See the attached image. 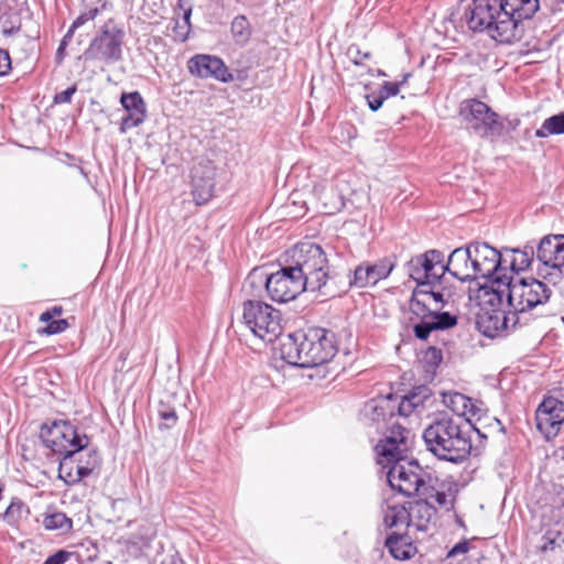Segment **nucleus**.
Here are the masks:
<instances>
[{"label":"nucleus","mask_w":564,"mask_h":564,"mask_svg":"<svg viewBox=\"0 0 564 564\" xmlns=\"http://www.w3.org/2000/svg\"><path fill=\"white\" fill-rule=\"evenodd\" d=\"M70 553L65 550H59L55 554L48 556L44 564H64L69 557Z\"/></svg>","instance_id":"8fccbe9b"},{"label":"nucleus","mask_w":564,"mask_h":564,"mask_svg":"<svg viewBox=\"0 0 564 564\" xmlns=\"http://www.w3.org/2000/svg\"><path fill=\"white\" fill-rule=\"evenodd\" d=\"M411 446V431L400 423H393L377 446L378 463L388 468L387 479L392 490L412 497L414 495L431 497L434 487L431 477L414 459H408Z\"/></svg>","instance_id":"f257e3e1"},{"label":"nucleus","mask_w":564,"mask_h":564,"mask_svg":"<svg viewBox=\"0 0 564 564\" xmlns=\"http://www.w3.org/2000/svg\"><path fill=\"white\" fill-rule=\"evenodd\" d=\"M242 318L252 334L267 343L274 341L282 333L280 311L263 301L243 302Z\"/></svg>","instance_id":"f8f14e48"},{"label":"nucleus","mask_w":564,"mask_h":564,"mask_svg":"<svg viewBox=\"0 0 564 564\" xmlns=\"http://www.w3.org/2000/svg\"><path fill=\"white\" fill-rule=\"evenodd\" d=\"M520 3H510L508 6H503L507 14L510 19H512L518 26H522V21L530 20L540 9L542 3L541 0H520Z\"/></svg>","instance_id":"cd10ccee"},{"label":"nucleus","mask_w":564,"mask_h":564,"mask_svg":"<svg viewBox=\"0 0 564 564\" xmlns=\"http://www.w3.org/2000/svg\"><path fill=\"white\" fill-rule=\"evenodd\" d=\"M100 463L101 457L98 451L95 448L88 449L85 462H83L82 458H75V462L68 465L65 471H63L65 474V481L72 484L79 482L88 477L95 469L99 468Z\"/></svg>","instance_id":"393cba45"},{"label":"nucleus","mask_w":564,"mask_h":564,"mask_svg":"<svg viewBox=\"0 0 564 564\" xmlns=\"http://www.w3.org/2000/svg\"><path fill=\"white\" fill-rule=\"evenodd\" d=\"M409 77H411L410 73L403 75V78L399 82L402 83V86L408 82Z\"/></svg>","instance_id":"e2e57ef3"},{"label":"nucleus","mask_w":564,"mask_h":564,"mask_svg":"<svg viewBox=\"0 0 564 564\" xmlns=\"http://www.w3.org/2000/svg\"><path fill=\"white\" fill-rule=\"evenodd\" d=\"M402 87V83L383 82L377 91L384 100L392 96H397Z\"/></svg>","instance_id":"79ce46f5"},{"label":"nucleus","mask_w":564,"mask_h":564,"mask_svg":"<svg viewBox=\"0 0 564 564\" xmlns=\"http://www.w3.org/2000/svg\"><path fill=\"white\" fill-rule=\"evenodd\" d=\"M431 397L429 387L419 386L402 397L390 393L371 399L365 404L364 413L377 430H384L387 435L390 434L393 423L404 426L401 421H405L416 408L423 406Z\"/></svg>","instance_id":"423d86ee"},{"label":"nucleus","mask_w":564,"mask_h":564,"mask_svg":"<svg viewBox=\"0 0 564 564\" xmlns=\"http://www.w3.org/2000/svg\"><path fill=\"white\" fill-rule=\"evenodd\" d=\"M43 525L46 530H61L68 532L73 528V520L64 512L55 511L44 516Z\"/></svg>","instance_id":"72a5a7b5"},{"label":"nucleus","mask_w":564,"mask_h":564,"mask_svg":"<svg viewBox=\"0 0 564 564\" xmlns=\"http://www.w3.org/2000/svg\"><path fill=\"white\" fill-rule=\"evenodd\" d=\"M290 265L303 280V285L308 286V292L319 296H340V291L347 285L341 268L330 265L326 251L317 243L303 241L295 245Z\"/></svg>","instance_id":"f03ea898"},{"label":"nucleus","mask_w":564,"mask_h":564,"mask_svg":"<svg viewBox=\"0 0 564 564\" xmlns=\"http://www.w3.org/2000/svg\"><path fill=\"white\" fill-rule=\"evenodd\" d=\"M347 55L355 65H361L364 59L371 57L370 52H361L358 45L352 44L347 50Z\"/></svg>","instance_id":"a19ab883"},{"label":"nucleus","mask_w":564,"mask_h":564,"mask_svg":"<svg viewBox=\"0 0 564 564\" xmlns=\"http://www.w3.org/2000/svg\"><path fill=\"white\" fill-rule=\"evenodd\" d=\"M551 13L562 11L564 9V0H541Z\"/></svg>","instance_id":"603ef678"},{"label":"nucleus","mask_w":564,"mask_h":564,"mask_svg":"<svg viewBox=\"0 0 564 564\" xmlns=\"http://www.w3.org/2000/svg\"><path fill=\"white\" fill-rule=\"evenodd\" d=\"M443 279L440 282H434L433 284H427L425 288L426 297L433 302L434 307L437 308L438 312L448 303L449 299L453 296V292L443 285Z\"/></svg>","instance_id":"2f4dec72"},{"label":"nucleus","mask_w":564,"mask_h":564,"mask_svg":"<svg viewBox=\"0 0 564 564\" xmlns=\"http://www.w3.org/2000/svg\"><path fill=\"white\" fill-rule=\"evenodd\" d=\"M480 402L476 401V400H473L471 399V405L473 406H468L466 410L467 411V415H465L464 417V421L466 422V429H468V424H470V421L473 417H477V421H480V412H481V409H480Z\"/></svg>","instance_id":"a18cd8bd"},{"label":"nucleus","mask_w":564,"mask_h":564,"mask_svg":"<svg viewBox=\"0 0 564 564\" xmlns=\"http://www.w3.org/2000/svg\"><path fill=\"white\" fill-rule=\"evenodd\" d=\"M187 68L191 75L198 78L212 77L221 83L234 79L224 61L215 55L196 54L188 59Z\"/></svg>","instance_id":"aec40b11"},{"label":"nucleus","mask_w":564,"mask_h":564,"mask_svg":"<svg viewBox=\"0 0 564 564\" xmlns=\"http://www.w3.org/2000/svg\"><path fill=\"white\" fill-rule=\"evenodd\" d=\"M409 310L420 319L413 325V334L419 340H427L436 330H446L457 325L458 318L449 312H438L426 297L425 288L416 286L409 301Z\"/></svg>","instance_id":"6e6552de"},{"label":"nucleus","mask_w":564,"mask_h":564,"mask_svg":"<svg viewBox=\"0 0 564 564\" xmlns=\"http://www.w3.org/2000/svg\"><path fill=\"white\" fill-rule=\"evenodd\" d=\"M11 69V58L8 51L0 48V77L6 76Z\"/></svg>","instance_id":"09e8293b"},{"label":"nucleus","mask_w":564,"mask_h":564,"mask_svg":"<svg viewBox=\"0 0 564 564\" xmlns=\"http://www.w3.org/2000/svg\"><path fill=\"white\" fill-rule=\"evenodd\" d=\"M561 538V532L557 530H547L541 538V543L539 544V550L542 553L547 551H554L557 546H560L558 539Z\"/></svg>","instance_id":"e433bc0d"},{"label":"nucleus","mask_w":564,"mask_h":564,"mask_svg":"<svg viewBox=\"0 0 564 564\" xmlns=\"http://www.w3.org/2000/svg\"><path fill=\"white\" fill-rule=\"evenodd\" d=\"M64 45H65V43L62 42L59 47H58V50H57V54H59V53H62L64 51Z\"/></svg>","instance_id":"338daca9"},{"label":"nucleus","mask_w":564,"mask_h":564,"mask_svg":"<svg viewBox=\"0 0 564 564\" xmlns=\"http://www.w3.org/2000/svg\"><path fill=\"white\" fill-rule=\"evenodd\" d=\"M366 99H367L369 109L373 112L378 111L384 102V99L382 98V96L379 95L377 91L366 95Z\"/></svg>","instance_id":"49530a36"},{"label":"nucleus","mask_w":564,"mask_h":564,"mask_svg":"<svg viewBox=\"0 0 564 564\" xmlns=\"http://www.w3.org/2000/svg\"><path fill=\"white\" fill-rule=\"evenodd\" d=\"M232 37L237 44H246L251 36V25L246 15L239 14L234 18L230 25Z\"/></svg>","instance_id":"473e14b6"},{"label":"nucleus","mask_w":564,"mask_h":564,"mask_svg":"<svg viewBox=\"0 0 564 564\" xmlns=\"http://www.w3.org/2000/svg\"><path fill=\"white\" fill-rule=\"evenodd\" d=\"M556 134H564V111L546 118L534 132V137L539 139H545Z\"/></svg>","instance_id":"c85d7f7f"},{"label":"nucleus","mask_w":564,"mask_h":564,"mask_svg":"<svg viewBox=\"0 0 564 564\" xmlns=\"http://www.w3.org/2000/svg\"><path fill=\"white\" fill-rule=\"evenodd\" d=\"M393 268L394 263L388 258L375 263L362 262L354 270L341 268V275L347 285L340 291V295L347 293L351 288L365 289L376 285L379 281L387 279Z\"/></svg>","instance_id":"dca6fc26"},{"label":"nucleus","mask_w":564,"mask_h":564,"mask_svg":"<svg viewBox=\"0 0 564 564\" xmlns=\"http://www.w3.org/2000/svg\"><path fill=\"white\" fill-rule=\"evenodd\" d=\"M406 271L409 276L416 282V286L426 288L427 284L440 282L445 275L444 253L431 249L414 256L408 261Z\"/></svg>","instance_id":"2eb2a0df"},{"label":"nucleus","mask_w":564,"mask_h":564,"mask_svg":"<svg viewBox=\"0 0 564 564\" xmlns=\"http://www.w3.org/2000/svg\"><path fill=\"white\" fill-rule=\"evenodd\" d=\"M502 121L505 123V132H503V134L516 131L519 128L520 123H521V120L519 118L505 119Z\"/></svg>","instance_id":"6e6d98bb"},{"label":"nucleus","mask_w":564,"mask_h":564,"mask_svg":"<svg viewBox=\"0 0 564 564\" xmlns=\"http://www.w3.org/2000/svg\"><path fill=\"white\" fill-rule=\"evenodd\" d=\"M248 281L253 285L256 283L264 284L269 297L278 303H286L296 299L304 291L308 292V286L303 285V280L295 274L291 265L282 267L273 273H267L262 269H253Z\"/></svg>","instance_id":"9d476101"},{"label":"nucleus","mask_w":564,"mask_h":564,"mask_svg":"<svg viewBox=\"0 0 564 564\" xmlns=\"http://www.w3.org/2000/svg\"><path fill=\"white\" fill-rule=\"evenodd\" d=\"M422 438L426 451L438 460L460 465L471 454L470 430L460 417L438 414L423 430Z\"/></svg>","instance_id":"7ed1b4c3"},{"label":"nucleus","mask_w":564,"mask_h":564,"mask_svg":"<svg viewBox=\"0 0 564 564\" xmlns=\"http://www.w3.org/2000/svg\"><path fill=\"white\" fill-rule=\"evenodd\" d=\"M535 252L540 264H564V235L543 237Z\"/></svg>","instance_id":"5701e85b"},{"label":"nucleus","mask_w":564,"mask_h":564,"mask_svg":"<svg viewBox=\"0 0 564 564\" xmlns=\"http://www.w3.org/2000/svg\"><path fill=\"white\" fill-rule=\"evenodd\" d=\"M503 252L512 253V257L509 261V267H507L509 275L528 269L532 264L534 256H536L534 246L532 245H525L522 249L505 248Z\"/></svg>","instance_id":"bb28decb"},{"label":"nucleus","mask_w":564,"mask_h":564,"mask_svg":"<svg viewBox=\"0 0 564 564\" xmlns=\"http://www.w3.org/2000/svg\"><path fill=\"white\" fill-rule=\"evenodd\" d=\"M523 134H524V138H527V139L531 138V130L525 129Z\"/></svg>","instance_id":"0e129e2a"},{"label":"nucleus","mask_w":564,"mask_h":564,"mask_svg":"<svg viewBox=\"0 0 564 564\" xmlns=\"http://www.w3.org/2000/svg\"><path fill=\"white\" fill-rule=\"evenodd\" d=\"M500 0H473L466 11V22L474 32L487 31L500 43H512L521 40L522 26L510 19Z\"/></svg>","instance_id":"0eeeda50"},{"label":"nucleus","mask_w":564,"mask_h":564,"mask_svg":"<svg viewBox=\"0 0 564 564\" xmlns=\"http://www.w3.org/2000/svg\"><path fill=\"white\" fill-rule=\"evenodd\" d=\"M471 245L454 249L445 262V273L448 272L452 276L460 282L475 281L474 269H471Z\"/></svg>","instance_id":"4be33fe9"},{"label":"nucleus","mask_w":564,"mask_h":564,"mask_svg":"<svg viewBox=\"0 0 564 564\" xmlns=\"http://www.w3.org/2000/svg\"><path fill=\"white\" fill-rule=\"evenodd\" d=\"M19 29H20L19 26H18V28L12 26V28H10V29H3V34H4V35L12 34V33H14V32H18V31H19Z\"/></svg>","instance_id":"052dcab7"},{"label":"nucleus","mask_w":564,"mask_h":564,"mask_svg":"<svg viewBox=\"0 0 564 564\" xmlns=\"http://www.w3.org/2000/svg\"><path fill=\"white\" fill-rule=\"evenodd\" d=\"M458 115L476 134L494 141L503 135L505 123L486 102L468 98L459 104Z\"/></svg>","instance_id":"9b49d317"},{"label":"nucleus","mask_w":564,"mask_h":564,"mask_svg":"<svg viewBox=\"0 0 564 564\" xmlns=\"http://www.w3.org/2000/svg\"><path fill=\"white\" fill-rule=\"evenodd\" d=\"M41 437L47 447L63 456L59 462L61 475L89 443L88 436L78 434L77 429L67 421L54 422L50 427L44 425L41 429Z\"/></svg>","instance_id":"1a4fd4ad"},{"label":"nucleus","mask_w":564,"mask_h":564,"mask_svg":"<svg viewBox=\"0 0 564 564\" xmlns=\"http://www.w3.org/2000/svg\"><path fill=\"white\" fill-rule=\"evenodd\" d=\"M535 422L545 438L556 436L564 423V402L554 397H545L535 411Z\"/></svg>","instance_id":"a211bd4d"},{"label":"nucleus","mask_w":564,"mask_h":564,"mask_svg":"<svg viewBox=\"0 0 564 564\" xmlns=\"http://www.w3.org/2000/svg\"><path fill=\"white\" fill-rule=\"evenodd\" d=\"M444 404L451 409V411L456 415L455 417H460L464 420L465 415H467L466 410L471 405V398L466 397L459 392H448L443 394Z\"/></svg>","instance_id":"c756f323"},{"label":"nucleus","mask_w":564,"mask_h":564,"mask_svg":"<svg viewBox=\"0 0 564 564\" xmlns=\"http://www.w3.org/2000/svg\"><path fill=\"white\" fill-rule=\"evenodd\" d=\"M217 169L207 158H199L191 170L192 195L196 205L206 204L213 196L216 185Z\"/></svg>","instance_id":"f3484780"},{"label":"nucleus","mask_w":564,"mask_h":564,"mask_svg":"<svg viewBox=\"0 0 564 564\" xmlns=\"http://www.w3.org/2000/svg\"><path fill=\"white\" fill-rule=\"evenodd\" d=\"M487 429H488V432L491 433V434L495 433V432H497V433H505L506 432L503 424L497 417H491L490 419V423L487 425Z\"/></svg>","instance_id":"864d4df0"},{"label":"nucleus","mask_w":564,"mask_h":564,"mask_svg":"<svg viewBox=\"0 0 564 564\" xmlns=\"http://www.w3.org/2000/svg\"><path fill=\"white\" fill-rule=\"evenodd\" d=\"M174 28H177V31L178 32H183L184 30L182 29V24L180 22H176L175 26Z\"/></svg>","instance_id":"69168bd1"},{"label":"nucleus","mask_w":564,"mask_h":564,"mask_svg":"<svg viewBox=\"0 0 564 564\" xmlns=\"http://www.w3.org/2000/svg\"><path fill=\"white\" fill-rule=\"evenodd\" d=\"M76 91H77V86L76 85H72L67 89H65V90H63L61 93H57L54 96V102L55 104H70L72 102V97H73V95Z\"/></svg>","instance_id":"c03bdc74"},{"label":"nucleus","mask_w":564,"mask_h":564,"mask_svg":"<svg viewBox=\"0 0 564 564\" xmlns=\"http://www.w3.org/2000/svg\"><path fill=\"white\" fill-rule=\"evenodd\" d=\"M564 264H539L536 271L539 276L543 278L549 283L556 285L563 278Z\"/></svg>","instance_id":"f704fd0d"},{"label":"nucleus","mask_w":564,"mask_h":564,"mask_svg":"<svg viewBox=\"0 0 564 564\" xmlns=\"http://www.w3.org/2000/svg\"><path fill=\"white\" fill-rule=\"evenodd\" d=\"M516 316L518 315L514 310L510 307L508 311L499 308L486 310L479 314L477 325L485 336L494 338L503 332L524 326L523 323L514 322Z\"/></svg>","instance_id":"6ab92c4d"},{"label":"nucleus","mask_w":564,"mask_h":564,"mask_svg":"<svg viewBox=\"0 0 564 564\" xmlns=\"http://www.w3.org/2000/svg\"><path fill=\"white\" fill-rule=\"evenodd\" d=\"M46 324L45 327H43L40 333L41 334H44V335H55V334H61L63 332H65L68 327H69V323L67 319L65 318H61V319H51V321H47V322H44Z\"/></svg>","instance_id":"58836bf2"},{"label":"nucleus","mask_w":564,"mask_h":564,"mask_svg":"<svg viewBox=\"0 0 564 564\" xmlns=\"http://www.w3.org/2000/svg\"><path fill=\"white\" fill-rule=\"evenodd\" d=\"M422 359L429 369L435 370L443 360V352L440 348L430 346L423 351Z\"/></svg>","instance_id":"4c0bfd02"},{"label":"nucleus","mask_w":564,"mask_h":564,"mask_svg":"<svg viewBox=\"0 0 564 564\" xmlns=\"http://www.w3.org/2000/svg\"><path fill=\"white\" fill-rule=\"evenodd\" d=\"M99 14L98 8H91L83 13H80L74 21H73V29H78L79 26L84 25L88 21L94 20Z\"/></svg>","instance_id":"37998d69"},{"label":"nucleus","mask_w":564,"mask_h":564,"mask_svg":"<svg viewBox=\"0 0 564 564\" xmlns=\"http://www.w3.org/2000/svg\"><path fill=\"white\" fill-rule=\"evenodd\" d=\"M336 352L335 333L321 327L282 336L278 348L282 360L300 368H313L328 362Z\"/></svg>","instance_id":"20e7f679"},{"label":"nucleus","mask_w":564,"mask_h":564,"mask_svg":"<svg viewBox=\"0 0 564 564\" xmlns=\"http://www.w3.org/2000/svg\"><path fill=\"white\" fill-rule=\"evenodd\" d=\"M409 527L413 525L419 531H427L431 524H435L437 510L426 499H419L408 503Z\"/></svg>","instance_id":"b1692460"},{"label":"nucleus","mask_w":564,"mask_h":564,"mask_svg":"<svg viewBox=\"0 0 564 564\" xmlns=\"http://www.w3.org/2000/svg\"><path fill=\"white\" fill-rule=\"evenodd\" d=\"M191 13H192V10L188 9L187 11L184 12V22L182 24V29L184 30L183 32H178L177 31V28H174V32L175 34L182 40V41H186L187 37H188V33H189V30H191V22H189V18H191Z\"/></svg>","instance_id":"de8ad7c7"},{"label":"nucleus","mask_w":564,"mask_h":564,"mask_svg":"<svg viewBox=\"0 0 564 564\" xmlns=\"http://www.w3.org/2000/svg\"><path fill=\"white\" fill-rule=\"evenodd\" d=\"M435 500L438 505L443 506L446 503V495L444 492L436 491L435 492Z\"/></svg>","instance_id":"4d7b16f0"},{"label":"nucleus","mask_w":564,"mask_h":564,"mask_svg":"<svg viewBox=\"0 0 564 564\" xmlns=\"http://www.w3.org/2000/svg\"><path fill=\"white\" fill-rule=\"evenodd\" d=\"M496 282H502V285L500 289H494V297L489 302L494 304L497 300L502 304L506 296L508 307L513 308L518 315L514 322L523 323L524 326L536 317L533 311L544 305L551 296L547 285L536 279L530 281L521 279L519 282H513V275H502Z\"/></svg>","instance_id":"39448f33"},{"label":"nucleus","mask_w":564,"mask_h":564,"mask_svg":"<svg viewBox=\"0 0 564 564\" xmlns=\"http://www.w3.org/2000/svg\"><path fill=\"white\" fill-rule=\"evenodd\" d=\"M383 524L388 529L398 528L403 525L409 527V512L406 506L394 505L388 506L383 516Z\"/></svg>","instance_id":"7c9ffc66"},{"label":"nucleus","mask_w":564,"mask_h":564,"mask_svg":"<svg viewBox=\"0 0 564 564\" xmlns=\"http://www.w3.org/2000/svg\"><path fill=\"white\" fill-rule=\"evenodd\" d=\"M63 313V307L59 305H55L51 308H47L40 315V322H47L54 319L55 316H59Z\"/></svg>","instance_id":"3c124183"},{"label":"nucleus","mask_w":564,"mask_h":564,"mask_svg":"<svg viewBox=\"0 0 564 564\" xmlns=\"http://www.w3.org/2000/svg\"><path fill=\"white\" fill-rule=\"evenodd\" d=\"M470 245L475 281L481 278L490 282V290L494 293V289H500L502 285V282H496V280L499 276L509 275L506 265L507 259L503 253L487 242L475 241Z\"/></svg>","instance_id":"4468645a"},{"label":"nucleus","mask_w":564,"mask_h":564,"mask_svg":"<svg viewBox=\"0 0 564 564\" xmlns=\"http://www.w3.org/2000/svg\"><path fill=\"white\" fill-rule=\"evenodd\" d=\"M120 105L127 112L122 117L119 132L126 134L130 129L141 126L147 119V104L142 95L135 90L131 93H122L120 96Z\"/></svg>","instance_id":"412c9836"},{"label":"nucleus","mask_w":564,"mask_h":564,"mask_svg":"<svg viewBox=\"0 0 564 564\" xmlns=\"http://www.w3.org/2000/svg\"><path fill=\"white\" fill-rule=\"evenodd\" d=\"M158 415L163 421L161 427L164 429H172L178 420L175 408L164 401H160L158 404Z\"/></svg>","instance_id":"c9c22d12"},{"label":"nucleus","mask_w":564,"mask_h":564,"mask_svg":"<svg viewBox=\"0 0 564 564\" xmlns=\"http://www.w3.org/2000/svg\"><path fill=\"white\" fill-rule=\"evenodd\" d=\"M75 30L76 29H73V24H72L70 28L68 29L67 33L63 37V43H66V41L69 40L73 36V33H74Z\"/></svg>","instance_id":"bf43d9fd"},{"label":"nucleus","mask_w":564,"mask_h":564,"mask_svg":"<svg viewBox=\"0 0 564 564\" xmlns=\"http://www.w3.org/2000/svg\"><path fill=\"white\" fill-rule=\"evenodd\" d=\"M500 1H501V3H502V7H503V6H508V4H510V3H517V4H519V3H520V2H519L520 0H500Z\"/></svg>","instance_id":"680f3d73"},{"label":"nucleus","mask_w":564,"mask_h":564,"mask_svg":"<svg viewBox=\"0 0 564 564\" xmlns=\"http://www.w3.org/2000/svg\"><path fill=\"white\" fill-rule=\"evenodd\" d=\"M479 289L480 290H484L486 294H488L489 292L487 291V286L486 285H479Z\"/></svg>","instance_id":"774afa93"},{"label":"nucleus","mask_w":564,"mask_h":564,"mask_svg":"<svg viewBox=\"0 0 564 564\" xmlns=\"http://www.w3.org/2000/svg\"><path fill=\"white\" fill-rule=\"evenodd\" d=\"M468 550L469 543L467 541H462L452 547V550L448 552V556H455L458 553H467Z\"/></svg>","instance_id":"5fc2aeb1"},{"label":"nucleus","mask_w":564,"mask_h":564,"mask_svg":"<svg viewBox=\"0 0 564 564\" xmlns=\"http://www.w3.org/2000/svg\"><path fill=\"white\" fill-rule=\"evenodd\" d=\"M124 39V30L110 19L104 23L98 34L90 41L84 56L87 61L105 64L118 63L122 59Z\"/></svg>","instance_id":"ddd939ff"},{"label":"nucleus","mask_w":564,"mask_h":564,"mask_svg":"<svg viewBox=\"0 0 564 564\" xmlns=\"http://www.w3.org/2000/svg\"><path fill=\"white\" fill-rule=\"evenodd\" d=\"M23 509L24 503L22 501L11 502L4 512V519L7 520L8 523H13L18 521L21 518Z\"/></svg>","instance_id":"ea45409f"},{"label":"nucleus","mask_w":564,"mask_h":564,"mask_svg":"<svg viewBox=\"0 0 564 564\" xmlns=\"http://www.w3.org/2000/svg\"><path fill=\"white\" fill-rule=\"evenodd\" d=\"M384 545L392 557L400 561L410 560L416 552L415 545L405 533H391L387 536Z\"/></svg>","instance_id":"a878e982"},{"label":"nucleus","mask_w":564,"mask_h":564,"mask_svg":"<svg viewBox=\"0 0 564 564\" xmlns=\"http://www.w3.org/2000/svg\"><path fill=\"white\" fill-rule=\"evenodd\" d=\"M471 427L478 434L479 437H481V438H487L488 437V433L482 431L481 427H479L477 425H471Z\"/></svg>","instance_id":"13d9d810"}]
</instances>
